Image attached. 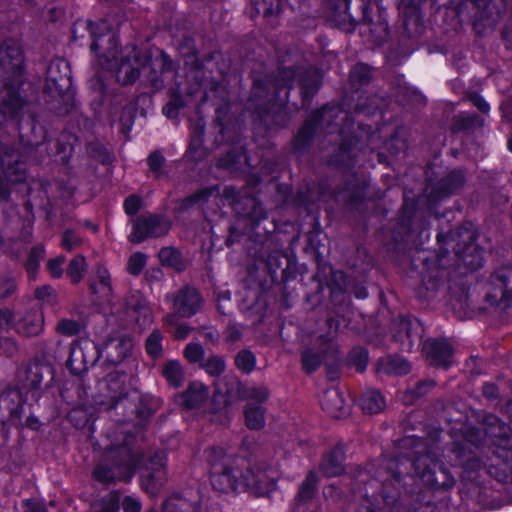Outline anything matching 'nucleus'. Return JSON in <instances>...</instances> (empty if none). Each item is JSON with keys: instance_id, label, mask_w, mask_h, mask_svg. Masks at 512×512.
<instances>
[{"instance_id": "21", "label": "nucleus", "mask_w": 512, "mask_h": 512, "mask_svg": "<svg viewBox=\"0 0 512 512\" xmlns=\"http://www.w3.org/2000/svg\"><path fill=\"white\" fill-rule=\"evenodd\" d=\"M396 327L395 337L402 341L407 349L413 347V342L420 336L418 330L420 329L417 320H412L405 316H400L394 323Z\"/></svg>"}, {"instance_id": "12", "label": "nucleus", "mask_w": 512, "mask_h": 512, "mask_svg": "<svg viewBox=\"0 0 512 512\" xmlns=\"http://www.w3.org/2000/svg\"><path fill=\"white\" fill-rule=\"evenodd\" d=\"M245 460L231 463L220 471L210 473V482L214 490L220 493L243 491Z\"/></svg>"}, {"instance_id": "20", "label": "nucleus", "mask_w": 512, "mask_h": 512, "mask_svg": "<svg viewBox=\"0 0 512 512\" xmlns=\"http://www.w3.org/2000/svg\"><path fill=\"white\" fill-rule=\"evenodd\" d=\"M320 403L322 408L335 418H340L349 412V405L337 388L326 390L320 398Z\"/></svg>"}, {"instance_id": "31", "label": "nucleus", "mask_w": 512, "mask_h": 512, "mask_svg": "<svg viewBox=\"0 0 512 512\" xmlns=\"http://www.w3.org/2000/svg\"><path fill=\"white\" fill-rule=\"evenodd\" d=\"M245 208L242 211L243 216L248 218L253 225L258 224L266 218V211L262 203L255 197L249 196L244 199Z\"/></svg>"}, {"instance_id": "2", "label": "nucleus", "mask_w": 512, "mask_h": 512, "mask_svg": "<svg viewBox=\"0 0 512 512\" xmlns=\"http://www.w3.org/2000/svg\"><path fill=\"white\" fill-rule=\"evenodd\" d=\"M88 29L92 37L90 49L99 59H103L106 67L117 66L116 77L122 85L134 83L140 76L141 69L147 63V57L136 45L127 46L118 63V39L111 33L105 22L99 24L89 22Z\"/></svg>"}, {"instance_id": "7", "label": "nucleus", "mask_w": 512, "mask_h": 512, "mask_svg": "<svg viewBox=\"0 0 512 512\" xmlns=\"http://www.w3.org/2000/svg\"><path fill=\"white\" fill-rule=\"evenodd\" d=\"M25 78V57L20 43L12 38L0 42V79Z\"/></svg>"}, {"instance_id": "30", "label": "nucleus", "mask_w": 512, "mask_h": 512, "mask_svg": "<svg viewBox=\"0 0 512 512\" xmlns=\"http://www.w3.org/2000/svg\"><path fill=\"white\" fill-rule=\"evenodd\" d=\"M107 389L111 392L110 399L111 403L109 408L115 409L118 405L125 406L126 393L123 383L119 380L116 374H109L107 376Z\"/></svg>"}, {"instance_id": "6", "label": "nucleus", "mask_w": 512, "mask_h": 512, "mask_svg": "<svg viewBox=\"0 0 512 512\" xmlns=\"http://www.w3.org/2000/svg\"><path fill=\"white\" fill-rule=\"evenodd\" d=\"M26 397L17 387L7 386L0 390V424L21 425V419L26 416Z\"/></svg>"}, {"instance_id": "45", "label": "nucleus", "mask_w": 512, "mask_h": 512, "mask_svg": "<svg viewBox=\"0 0 512 512\" xmlns=\"http://www.w3.org/2000/svg\"><path fill=\"white\" fill-rule=\"evenodd\" d=\"M270 396V392L267 387L263 385H250L245 387L243 390V397L248 400H255L259 403L265 402L268 400Z\"/></svg>"}, {"instance_id": "22", "label": "nucleus", "mask_w": 512, "mask_h": 512, "mask_svg": "<svg viewBox=\"0 0 512 512\" xmlns=\"http://www.w3.org/2000/svg\"><path fill=\"white\" fill-rule=\"evenodd\" d=\"M161 375L170 387L180 388L186 379V372L179 360L170 359L161 366Z\"/></svg>"}, {"instance_id": "52", "label": "nucleus", "mask_w": 512, "mask_h": 512, "mask_svg": "<svg viewBox=\"0 0 512 512\" xmlns=\"http://www.w3.org/2000/svg\"><path fill=\"white\" fill-rule=\"evenodd\" d=\"M143 206V199L137 194H130L123 202V208L127 215H136Z\"/></svg>"}, {"instance_id": "1", "label": "nucleus", "mask_w": 512, "mask_h": 512, "mask_svg": "<svg viewBox=\"0 0 512 512\" xmlns=\"http://www.w3.org/2000/svg\"><path fill=\"white\" fill-rule=\"evenodd\" d=\"M110 444L105 448L103 458L93 469V478L108 485L117 481L131 480L141 453L135 447L137 436L130 431V424L122 422L107 433Z\"/></svg>"}, {"instance_id": "29", "label": "nucleus", "mask_w": 512, "mask_h": 512, "mask_svg": "<svg viewBox=\"0 0 512 512\" xmlns=\"http://www.w3.org/2000/svg\"><path fill=\"white\" fill-rule=\"evenodd\" d=\"M246 426L259 430L265 425V409L260 404L248 403L244 409Z\"/></svg>"}, {"instance_id": "42", "label": "nucleus", "mask_w": 512, "mask_h": 512, "mask_svg": "<svg viewBox=\"0 0 512 512\" xmlns=\"http://www.w3.org/2000/svg\"><path fill=\"white\" fill-rule=\"evenodd\" d=\"M146 352L154 359L160 358L163 354L162 334L159 330H154L146 339Z\"/></svg>"}, {"instance_id": "63", "label": "nucleus", "mask_w": 512, "mask_h": 512, "mask_svg": "<svg viewBox=\"0 0 512 512\" xmlns=\"http://www.w3.org/2000/svg\"><path fill=\"white\" fill-rule=\"evenodd\" d=\"M122 509L124 512H140L141 503L135 497L125 496L122 501Z\"/></svg>"}, {"instance_id": "13", "label": "nucleus", "mask_w": 512, "mask_h": 512, "mask_svg": "<svg viewBox=\"0 0 512 512\" xmlns=\"http://www.w3.org/2000/svg\"><path fill=\"white\" fill-rule=\"evenodd\" d=\"M449 237L455 244L453 248L457 255L463 258L465 265L476 269L481 265V255L474 244L475 233L471 229L462 228L450 233Z\"/></svg>"}, {"instance_id": "3", "label": "nucleus", "mask_w": 512, "mask_h": 512, "mask_svg": "<svg viewBox=\"0 0 512 512\" xmlns=\"http://www.w3.org/2000/svg\"><path fill=\"white\" fill-rule=\"evenodd\" d=\"M46 88L55 98L63 101V105L55 107V112L64 116L74 107L72 78L68 63L64 60H53L46 71Z\"/></svg>"}, {"instance_id": "47", "label": "nucleus", "mask_w": 512, "mask_h": 512, "mask_svg": "<svg viewBox=\"0 0 512 512\" xmlns=\"http://www.w3.org/2000/svg\"><path fill=\"white\" fill-rule=\"evenodd\" d=\"M82 326L80 321L63 318L57 323L56 331L61 335L71 337L79 334Z\"/></svg>"}, {"instance_id": "35", "label": "nucleus", "mask_w": 512, "mask_h": 512, "mask_svg": "<svg viewBox=\"0 0 512 512\" xmlns=\"http://www.w3.org/2000/svg\"><path fill=\"white\" fill-rule=\"evenodd\" d=\"M184 405L188 409L200 407L207 398V393L204 388L195 385L189 386L182 396Z\"/></svg>"}, {"instance_id": "14", "label": "nucleus", "mask_w": 512, "mask_h": 512, "mask_svg": "<svg viewBox=\"0 0 512 512\" xmlns=\"http://www.w3.org/2000/svg\"><path fill=\"white\" fill-rule=\"evenodd\" d=\"M203 497L199 487H189L171 495L164 503L166 512H202Z\"/></svg>"}, {"instance_id": "62", "label": "nucleus", "mask_w": 512, "mask_h": 512, "mask_svg": "<svg viewBox=\"0 0 512 512\" xmlns=\"http://www.w3.org/2000/svg\"><path fill=\"white\" fill-rule=\"evenodd\" d=\"M14 313L8 308L0 309V330H8L10 326L14 325Z\"/></svg>"}, {"instance_id": "10", "label": "nucleus", "mask_w": 512, "mask_h": 512, "mask_svg": "<svg viewBox=\"0 0 512 512\" xmlns=\"http://www.w3.org/2000/svg\"><path fill=\"white\" fill-rule=\"evenodd\" d=\"M167 457L164 451L155 452L141 474V486L151 495H157L167 482Z\"/></svg>"}, {"instance_id": "9", "label": "nucleus", "mask_w": 512, "mask_h": 512, "mask_svg": "<svg viewBox=\"0 0 512 512\" xmlns=\"http://www.w3.org/2000/svg\"><path fill=\"white\" fill-rule=\"evenodd\" d=\"M416 476L423 483L433 488H450L454 485V478L438 465L430 455L417 457L413 462Z\"/></svg>"}, {"instance_id": "11", "label": "nucleus", "mask_w": 512, "mask_h": 512, "mask_svg": "<svg viewBox=\"0 0 512 512\" xmlns=\"http://www.w3.org/2000/svg\"><path fill=\"white\" fill-rule=\"evenodd\" d=\"M277 475L273 469H262L259 466L250 467L245 462L243 491H249L256 496H264L276 488Z\"/></svg>"}, {"instance_id": "58", "label": "nucleus", "mask_w": 512, "mask_h": 512, "mask_svg": "<svg viewBox=\"0 0 512 512\" xmlns=\"http://www.w3.org/2000/svg\"><path fill=\"white\" fill-rule=\"evenodd\" d=\"M370 75V69L365 64H357L351 71V79L353 81H358L359 83L367 82L370 78Z\"/></svg>"}, {"instance_id": "49", "label": "nucleus", "mask_w": 512, "mask_h": 512, "mask_svg": "<svg viewBox=\"0 0 512 512\" xmlns=\"http://www.w3.org/2000/svg\"><path fill=\"white\" fill-rule=\"evenodd\" d=\"M147 256L142 252L133 253L127 263V270L131 275L138 276L146 266Z\"/></svg>"}, {"instance_id": "60", "label": "nucleus", "mask_w": 512, "mask_h": 512, "mask_svg": "<svg viewBox=\"0 0 512 512\" xmlns=\"http://www.w3.org/2000/svg\"><path fill=\"white\" fill-rule=\"evenodd\" d=\"M16 283L11 278L0 280V300L11 297L16 291Z\"/></svg>"}, {"instance_id": "56", "label": "nucleus", "mask_w": 512, "mask_h": 512, "mask_svg": "<svg viewBox=\"0 0 512 512\" xmlns=\"http://www.w3.org/2000/svg\"><path fill=\"white\" fill-rule=\"evenodd\" d=\"M31 408L32 406L30 408H26V411L28 410V415L25 418L23 417L21 419V425H13V427H15L18 430H23L24 428L38 430L40 428L41 423L38 417L31 412Z\"/></svg>"}, {"instance_id": "64", "label": "nucleus", "mask_w": 512, "mask_h": 512, "mask_svg": "<svg viewBox=\"0 0 512 512\" xmlns=\"http://www.w3.org/2000/svg\"><path fill=\"white\" fill-rule=\"evenodd\" d=\"M254 256L258 258L261 262L264 263L265 267L268 268L270 271H273V265L274 261L277 260L276 254H268L266 255V252H255Z\"/></svg>"}, {"instance_id": "24", "label": "nucleus", "mask_w": 512, "mask_h": 512, "mask_svg": "<svg viewBox=\"0 0 512 512\" xmlns=\"http://www.w3.org/2000/svg\"><path fill=\"white\" fill-rule=\"evenodd\" d=\"M243 163L249 167L252 166L250 159L241 148H232L217 160L216 166L230 172H237Z\"/></svg>"}, {"instance_id": "44", "label": "nucleus", "mask_w": 512, "mask_h": 512, "mask_svg": "<svg viewBox=\"0 0 512 512\" xmlns=\"http://www.w3.org/2000/svg\"><path fill=\"white\" fill-rule=\"evenodd\" d=\"M185 359L191 364H199L204 361L205 350L199 343H188L183 350Z\"/></svg>"}, {"instance_id": "46", "label": "nucleus", "mask_w": 512, "mask_h": 512, "mask_svg": "<svg viewBox=\"0 0 512 512\" xmlns=\"http://www.w3.org/2000/svg\"><path fill=\"white\" fill-rule=\"evenodd\" d=\"M383 364L385 371L390 374L403 375L410 371L409 363L402 358H388Z\"/></svg>"}, {"instance_id": "53", "label": "nucleus", "mask_w": 512, "mask_h": 512, "mask_svg": "<svg viewBox=\"0 0 512 512\" xmlns=\"http://www.w3.org/2000/svg\"><path fill=\"white\" fill-rule=\"evenodd\" d=\"M134 412L136 414L137 426L140 428L144 427L153 415V410L143 401H140L135 406Z\"/></svg>"}, {"instance_id": "57", "label": "nucleus", "mask_w": 512, "mask_h": 512, "mask_svg": "<svg viewBox=\"0 0 512 512\" xmlns=\"http://www.w3.org/2000/svg\"><path fill=\"white\" fill-rule=\"evenodd\" d=\"M323 358L312 351L303 354V366L307 372L315 371L322 363Z\"/></svg>"}, {"instance_id": "15", "label": "nucleus", "mask_w": 512, "mask_h": 512, "mask_svg": "<svg viewBox=\"0 0 512 512\" xmlns=\"http://www.w3.org/2000/svg\"><path fill=\"white\" fill-rule=\"evenodd\" d=\"M511 275L512 271H502L492 278L490 288L486 296L487 301L491 305H502L504 308L510 306L512 291L509 288V278Z\"/></svg>"}, {"instance_id": "28", "label": "nucleus", "mask_w": 512, "mask_h": 512, "mask_svg": "<svg viewBox=\"0 0 512 512\" xmlns=\"http://www.w3.org/2000/svg\"><path fill=\"white\" fill-rule=\"evenodd\" d=\"M98 283H90L89 288L93 294L99 295L102 299H108L112 293L111 277L108 270L102 266L97 267Z\"/></svg>"}, {"instance_id": "26", "label": "nucleus", "mask_w": 512, "mask_h": 512, "mask_svg": "<svg viewBox=\"0 0 512 512\" xmlns=\"http://www.w3.org/2000/svg\"><path fill=\"white\" fill-rule=\"evenodd\" d=\"M159 260L163 266L171 267L178 272L187 268V262L181 252L174 247H163L158 253Z\"/></svg>"}, {"instance_id": "32", "label": "nucleus", "mask_w": 512, "mask_h": 512, "mask_svg": "<svg viewBox=\"0 0 512 512\" xmlns=\"http://www.w3.org/2000/svg\"><path fill=\"white\" fill-rule=\"evenodd\" d=\"M179 315L168 313L163 317L164 327L173 334L177 340H183L188 337L191 327L185 323H179Z\"/></svg>"}, {"instance_id": "23", "label": "nucleus", "mask_w": 512, "mask_h": 512, "mask_svg": "<svg viewBox=\"0 0 512 512\" xmlns=\"http://www.w3.org/2000/svg\"><path fill=\"white\" fill-rule=\"evenodd\" d=\"M344 451L341 447H336L324 455L320 469L323 475L334 477L344 471L343 467Z\"/></svg>"}, {"instance_id": "50", "label": "nucleus", "mask_w": 512, "mask_h": 512, "mask_svg": "<svg viewBox=\"0 0 512 512\" xmlns=\"http://www.w3.org/2000/svg\"><path fill=\"white\" fill-rule=\"evenodd\" d=\"M82 244L81 237L73 230H65L61 237V247L67 252H71Z\"/></svg>"}, {"instance_id": "55", "label": "nucleus", "mask_w": 512, "mask_h": 512, "mask_svg": "<svg viewBox=\"0 0 512 512\" xmlns=\"http://www.w3.org/2000/svg\"><path fill=\"white\" fill-rule=\"evenodd\" d=\"M65 261H66V258L63 255H59V256H57L53 259H50L48 261L47 269L53 278L59 279L62 277L63 272H64L62 265L64 264Z\"/></svg>"}, {"instance_id": "51", "label": "nucleus", "mask_w": 512, "mask_h": 512, "mask_svg": "<svg viewBox=\"0 0 512 512\" xmlns=\"http://www.w3.org/2000/svg\"><path fill=\"white\" fill-rule=\"evenodd\" d=\"M45 255L43 246H36L31 249L26 262V269L29 273H35L39 267L40 259Z\"/></svg>"}, {"instance_id": "48", "label": "nucleus", "mask_w": 512, "mask_h": 512, "mask_svg": "<svg viewBox=\"0 0 512 512\" xmlns=\"http://www.w3.org/2000/svg\"><path fill=\"white\" fill-rule=\"evenodd\" d=\"M316 484H317L316 475L313 473H310L300 487V490H299V493L297 496L298 500L302 501V502L310 500L315 493Z\"/></svg>"}, {"instance_id": "59", "label": "nucleus", "mask_w": 512, "mask_h": 512, "mask_svg": "<svg viewBox=\"0 0 512 512\" xmlns=\"http://www.w3.org/2000/svg\"><path fill=\"white\" fill-rule=\"evenodd\" d=\"M242 338V327L236 323L230 322L225 331L224 339L228 343H235Z\"/></svg>"}, {"instance_id": "18", "label": "nucleus", "mask_w": 512, "mask_h": 512, "mask_svg": "<svg viewBox=\"0 0 512 512\" xmlns=\"http://www.w3.org/2000/svg\"><path fill=\"white\" fill-rule=\"evenodd\" d=\"M423 350L431 365L447 368L452 363L453 351L445 341L427 340Z\"/></svg>"}, {"instance_id": "37", "label": "nucleus", "mask_w": 512, "mask_h": 512, "mask_svg": "<svg viewBox=\"0 0 512 512\" xmlns=\"http://www.w3.org/2000/svg\"><path fill=\"white\" fill-rule=\"evenodd\" d=\"M200 368L212 377H219L226 370V362L222 356L210 355L201 363Z\"/></svg>"}, {"instance_id": "38", "label": "nucleus", "mask_w": 512, "mask_h": 512, "mask_svg": "<svg viewBox=\"0 0 512 512\" xmlns=\"http://www.w3.org/2000/svg\"><path fill=\"white\" fill-rule=\"evenodd\" d=\"M235 366L244 374H250L256 366V356L248 349L239 351L235 356Z\"/></svg>"}, {"instance_id": "54", "label": "nucleus", "mask_w": 512, "mask_h": 512, "mask_svg": "<svg viewBox=\"0 0 512 512\" xmlns=\"http://www.w3.org/2000/svg\"><path fill=\"white\" fill-rule=\"evenodd\" d=\"M464 181V176L461 171H454L451 173L449 178L447 179V185L448 187L445 188L444 191L441 192L439 196H435V198L446 196L456 188H458Z\"/></svg>"}, {"instance_id": "33", "label": "nucleus", "mask_w": 512, "mask_h": 512, "mask_svg": "<svg viewBox=\"0 0 512 512\" xmlns=\"http://www.w3.org/2000/svg\"><path fill=\"white\" fill-rule=\"evenodd\" d=\"M360 405L364 412L374 414L379 413L384 409L385 400L379 392L368 390L363 393Z\"/></svg>"}, {"instance_id": "36", "label": "nucleus", "mask_w": 512, "mask_h": 512, "mask_svg": "<svg viewBox=\"0 0 512 512\" xmlns=\"http://www.w3.org/2000/svg\"><path fill=\"white\" fill-rule=\"evenodd\" d=\"M86 269L87 263L85 257L78 254L70 260L67 267V275L73 283L77 284L82 280Z\"/></svg>"}, {"instance_id": "43", "label": "nucleus", "mask_w": 512, "mask_h": 512, "mask_svg": "<svg viewBox=\"0 0 512 512\" xmlns=\"http://www.w3.org/2000/svg\"><path fill=\"white\" fill-rule=\"evenodd\" d=\"M20 352L18 341L12 336H0V356L12 359Z\"/></svg>"}, {"instance_id": "39", "label": "nucleus", "mask_w": 512, "mask_h": 512, "mask_svg": "<svg viewBox=\"0 0 512 512\" xmlns=\"http://www.w3.org/2000/svg\"><path fill=\"white\" fill-rule=\"evenodd\" d=\"M251 4L257 15L270 16L282 10L281 0H251Z\"/></svg>"}, {"instance_id": "41", "label": "nucleus", "mask_w": 512, "mask_h": 512, "mask_svg": "<svg viewBox=\"0 0 512 512\" xmlns=\"http://www.w3.org/2000/svg\"><path fill=\"white\" fill-rule=\"evenodd\" d=\"M147 165L154 178L159 179L165 174L166 158L159 150H155L149 154Z\"/></svg>"}, {"instance_id": "61", "label": "nucleus", "mask_w": 512, "mask_h": 512, "mask_svg": "<svg viewBox=\"0 0 512 512\" xmlns=\"http://www.w3.org/2000/svg\"><path fill=\"white\" fill-rule=\"evenodd\" d=\"M22 508V512H48L46 505L37 499L24 500Z\"/></svg>"}, {"instance_id": "8", "label": "nucleus", "mask_w": 512, "mask_h": 512, "mask_svg": "<svg viewBox=\"0 0 512 512\" xmlns=\"http://www.w3.org/2000/svg\"><path fill=\"white\" fill-rule=\"evenodd\" d=\"M167 302L172 304L173 314L181 318H191L199 313L204 305V298L200 291L191 285H185L174 293H169L165 297Z\"/></svg>"}, {"instance_id": "5", "label": "nucleus", "mask_w": 512, "mask_h": 512, "mask_svg": "<svg viewBox=\"0 0 512 512\" xmlns=\"http://www.w3.org/2000/svg\"><path fill=\"white\" fill-rule=\"evenodd\" d=\"M132 231L129 241L134 244L144 242L148 238H159L168 234L171 221L162 214H143L131 220Z\"/></svg>"}, {"instance_id": "34", "label": "nucleus", "mask_w": 512, "mask_h": 512, "mask_svg": "<svg viewBox=\"0 0 512 512\" xmlns=\"http://www.w3.org/2000/svg\"><path fill=\"white\" fill-rule=\"evenodd\" d=\"M214 192V188L205 187L197 190L195 193L179 200L175 210L179 213H183L195 204L206 201Z\"/></svg>"}, {"instance_id": "40", "label": "nucleus", "mask_w": 512, "mask_h": 512, "mask_svg": "<svg viewBox=\"0 0 512 512\" xmlns=\"http://www.w3.org/2000/svg\"><path fill=\"white\" fill-rule=\"evenodd\" d=\"M322 76L316 69H310L299 77V83L305 89V94H312L320 86Z\"/></svg>"}, {"instance_id": "4", "label": "nucleus", "mask_w": 512, "mask_h": 512, "mask_svg": "<svg viewBox=\"0 0 512 512\" xmlns=\"http://www.w3.org/2000/svg\"><path fill=\"white\" fill-rule=\"evenodd\" d=\"M0 80V117L3 120H20L28 104L22 89L25 78Z\"/></svg>"}, {"instance_id": "27", "label": "nucleus", "mask_w": 512, "mask_h": 512, "mask_svg": "<svg viewBox=\"0 0 512 512\" xmlns=\"http://www.w3.org/2000/svg\"><path fill=\"white\" fill-rule=\"evenodd\" d=\"M94 363V360H88L82 347L71 349L69 358L66 362L67 368L74 375H80L88 369V365Z\"/></svg>"}, {"instance_id": "25", "label": "nucleus", "mask_w": 512, "mask_h": 512, "mask_svg": "<svg viewBox=\"0 0 512 512\" xmlns=\"http://www.w3.org/2000/svg\"><path fill=\"white\" fill-rule=\"evenodd\" d=\"M204 453L206 461L210 466V473L220 471V469L229 466L231 463H236L242 460V458L227 454L222 447H209Z\"/></svg>"}, {"instance_id": "19", "label": "nucleus", "mask_w": 512, "mask_h": 512, "mask_svg": "<svg viewBox=\"0 0 512 512\" xmlns=\"http://www.w3.org/2000/svg\"><path fill=\"white\" fill-rule=\"evenodd\" d=\"M0 163L6 181L18 183L25 179L26 165L20 160L18 152L5 151Z\"/></svg>"}, {"instance_id": "16", "label": "nucleus", "mask_w": 512, "mask_h": 512, "mask_svg": "<svg viewBox=\"0 0 512 512\" xmlns=\"http://www.w3.org/2000/svg\"><path fill=\"white\" fill-rule=\"evenodd\" d=\"M44 329V315L41 309L31 308L23 313L15 322L14 330L23 337H35Z\"/></svg>"}, {"instance_id": "17", "label": "nucleus", "mask_w": 512, "mask_h": 512, "mask_svg": "<svg viewBox=\"0 0 512 512\" xmlns=\"http://www.w3.org/2000/svg\"><path fill=\"white\" fill-rule=\"evenodd\" d=\"M49 371V367L38 360H31L18 370L17 377L23 388L27 390H36L41 387L44 372Z\"/></svg>"}]
</instances>
